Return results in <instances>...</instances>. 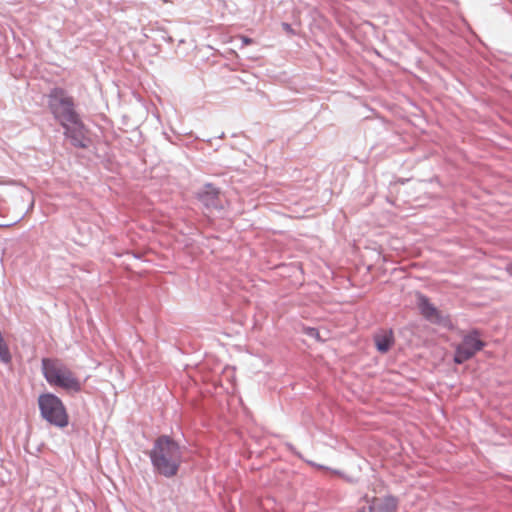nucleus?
Segmentation results:
<instances>
[{
    "instance_id": "f257e3e1",
    "label": "nucleus",
    "mask_w": 512,
    "mask_h": 512,
    "mask_svg": "<svg viewBox=\"0 0 512 512\" xmlns=\"http://www.w3.org/2000/svg\"><path fill=\"white\" fill-rule=\"evenodd\" d=\"M48 107L54 118L65 129V134L80 144L79 136H82L83 124L75 109V101L68 92L60 87L53 88L48 94Z\"/></svg>"
},
{
    "instance_id": "f03ea898",
    "label": "nucleus",
    "mask_w": 512,
    "mask_h": 512,
    "mask_svg": "<svg viewBox=\"0 0 512 512\" xmlns=\"http://www.w3.org/2000/svg\"><path fill=\"white\" fill-rule=\"evenodd\" d=\"M149 456L155 470L165 477L175 476L182 463L180 446L166 435L156 439Z\"/></svg>"
},
{
    "instance_id": "7ed1b4c3",
    "label": "nucleus",
    "mask_w": 512,
    "mask_h": 512,
    "mask_svg": "<svg viewBox=\"0 0 512 512\" xmlns=\"http://www.w3.org/2000/svg\"><path fill=\"white\" fill-rule=\"evenodd\" d=\"M42 373L48 384L70 393H79L82 383L76 373L65 363L56 358H43Z\"/></svg>"
},
{
    "instance_id": "20e7f679",
    "label": "nucleus",
    "mask_w": 512,
    "mask_h": 512,
    "mask_svg": "<svg viewBox=\"0 0 512 512\" xmlns=\"http://www.w3.org/2000/svg\"><path fill=\"white\" fill-rule=\"evenodd\" d=\"M38 406L41 416L50 424L60 428L68 425L67 410L58 396L52 393H43L38 398Z\"/></svg>"
},
{
    "instance_id": "39448f33",
    "label": "nucleus",
    "mask_w": 512,
    "mask_h": 512,
    "mask_svg": "<svg viewBox=\"0 0 512 512\" xmlns=\"http://www.w3.org/2000/svg\"><path fill=\"white\" fill-rule=\"evenodd\" d=\"M485 346L478 331L473 330L465 334L462 341L455 346L454 362L462 364L476 355Z\"/></svg>"
},
{
    "instance_id": "423d86ee",
    "label": "nucleus",
    "mask_w": 512,
    "mask_h": 512,
    "mask_svg": "<svg viewBox=\"0 0 512 512\" xmlns=\"http://www.w3.org/2000/svg\"><path fill=\"white\" fill-rule=\"evenodd\" d=\"M369 512H397L399 499L393 495L373 497L368 501Z\"/></svg>"
},
{
    "instance_id": "0eeeda50",
    "label": "nucleus",
    "mask_w": 512,
    "mask_h": 512,
    "mask_svg": "<svg viewBox=\"0 0 512 512\" xmlns=\"http://www.w3.org/2000/svg\"><path fill=\"white\" fill-rule=\"evenodd\" d=\"M418 306L421 310L422 315L430 321L440 322L441 316L439 311L429 302V300L423 296L418 297Z\"/></svg>"
},
{
    "instance_id": "6e6552de",
    "label": "nucleus",
    "mask_w": 512,
    "mask_h": 512,
    "mask_svg": "<svg viewBox=\"0 0 512 512\" xmlns=\"http://www.w3.org/2000/svg\"><path fill=\"white\" fill-rule=\"evenodd\" d=\"M376 348L381 353H386L394 344V336L391 330H383L374 336Z\"/></svg>"
},
{
    "instance_id": "1a4fd4ad",
    "label": "nucleus",
    "mask_w": 512,
    "mask_h": 512,
    "mask_svg": "<svg viewBox=\"0 0 512 512\" xmlns=\"http://www.w3.org/2000/svg\"><path fill=\"white\" fill-rule=\"evenodd\" d=\"M198 199L207 207H216L219 202V191L212 185H206L203 191L198 193Z\"/></svg>"
},
{
    "instance_id": "9d476101",
    "label": "nucleus",
    "mask_w": 512,
    "mask_h": 512,
    "mask_svg": "<svg viewBox=\"0 0 512 512\" xmlns=\"http://www.w3.org/2000/svg\"><path fill=\"white\" fill-rule=\"evenodd\" d=\"M0 360L4 363L11 360V354L2 336H0Z\"/></svg>"
},
{
    "instance_id": "9b49d317",
    "label": "nucleus",
    "mask_w": 512,
    "mask_h": 512,
    "mask_svg": "<svg viewBox=\"0 0 512 512\" xmlns=\"http://www.w3.org/2000/svg\"><path fill=\"white\" fill-rule=\"evenodd\" d=\"M244 45H250L253 43V40L251 38H248L246 36L240 37Z\"/></svg>"
},
{
    "instance_id": "f8f14e48",
    "label": "nucleus",
    "mask_w": 512,
    "mask_h": 512,
    "mask_svg": "<svg viewBox=\"0 0 512 512\" xmlns=\"http://www.w3.org/2000/svg\"><path fill=\"white\" fill-rule=\"evenodd\" d=\"M283 28H284L287 32H289V33H293V29H292V27H291L289 24L284 23V24H283Z\"/></svg>"
},
{
    "instance_id": "ddd939ff",
    "label": "nucleus",
    "mask_w": 512,
    "mask_h": 512,
    "mask_svg": "<svg viewBox=\"0 0 512 512\" xmlns=\"http://www.w3.org/2000/svg\"><path fill=\"white\" fill-rule=\"evenodd\" d=\"M307 333L311 336H314V335H317L318 336V332L314 329V328H309L307 330Z\"/></svg>"
}]
</instances>
